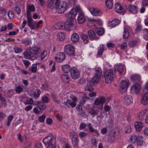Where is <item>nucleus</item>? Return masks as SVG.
I'll use <instances>...</instances> for the list:
<instances>
[{
  "instance_id": "052dcab7",
  "label": "nucleus",
  "mask_w": 148,
  "mask_h": 148,
  "mask_svg": "<svg viewBox=\"0 0 148 148\" xmlns=\"http://www.w3.org/2000/svg\"><path fill=\"white\" fill-rule=\"evenodd\" d=\"M124 130L126 133H129L131 131V128L130 126H128L125 127Z\"/></svg>"
},
{
  "instance_id": "a19ab883",
  "label": "nucleus",
  "mask_w": 148,
  "mask_h": 148,
  "mask_svg": "<svg viewBox=\"0 0 148 148\" xmlns=\"http://www.w3.org/2000/svg\"><path fill=\"white\" fill-rule=\"evenodd\" d=\"M116 132H114V135H110L108 138V141L110 143H112L114 142L115 139V136L114 134H115Z\"/></svg>"
},
{
  "instance_id": "2eb2a0df",
  "label": "nucleus",
  "mask_w": 148,
  "mask_h": 148,
  "mask_svg": "<svg viewBox=\"0 0 148 148\" xmlns=\"http://www.w3.org/2000/svg\"><path fill=\"white\" fill-rule=\"evenodd\" d=\"M105 101V98L102 97L99 98H97L94 101V104L95 105H101L102 107L101 108H103V104L104 103Z\"/></svg>"
},
{
  "instance_id": "aec40b11",
  "label": "nucleus",
  "mask_w": 148,
  "mask_h": 148,
  "mask_svg": "<svg viewBox=\"0 0 148 148\" xmlns=\"http://www.w3.org/2000/svg\"><path fill=\"white\" fill-rule=\"evenodd\" d=\"M90 39L91 40L97 39L98 38L96 36L95 32L92 30H89L88 32Z\"/></svg>"
},
{
  "instance_id": "4be33fe9",
  "label": "nucleus",
  "mask_w": 148,
  "mask_h": 148,
  "mask_svg": "<svg viewBox=\"0 0 148 148\" xmlns=\"http://www.w3.org/2000/svg\"><path fill=\"white\" fill-rule=\"evenodd\" d=\"M100 79V76L97 75H95L93 78L92 79L90 84L92 85H95L97 83L99 82Z\"/></svg>"
},
{
  "instance_id": "0e129e2a",
  "label": "nucleus",
  "mask_w": 148,
  "mask_h": 148,
  "mask_svg": "<svg viewBox=\"0 0 148 148\" xmlns=\"http://www.w3.org/2000/svg\"><path fill=\"white\" fill-rule=\"evenodd\" d=\"M137 42L136 40H133L130 42L129 43V46L132 47L135 45L137 43Z\"/></svg>"
},
{
  "instance_id": "6e6d98bb",
  "label": "nucleus",
  "mask_w": 148,
  "mask_h": 148,
  "mask_svg": "<svg viewBox=\"0 0 148 148\" xmlns=\"http://www.w3.org/2000/svg\"><path fill=\"white\" fill-rule=\"evenodd\" d=\"M142 25L139 24H138L136 26V32H140L142 30Z\"/></svg>"
},
{
  "instance_id": "2f4dec72",
  "label": "nucleus",
  "mask_w": 148,
  "mask_h": 148,
  "mask_svg": "<svg viewBox=\"0 0 148 148\" xmlns=\"http://www.w3.org/2000/svg\"><path fill=\"white\" fill-rule=\"evenodd\" d=\"M132 81L134 82H138L140 81V77L139 75H134L131 77Z\"/></svg>"
},
{
  "instance_id": "c9c22d12",
  "label": "nucleus",
  "mask_w": 148,
  "mask_h": 148,
  "mask_svg": "<svg viewBox=\"0 0 148 148\" xmlns=\"http://www.w3.org/2000/svg\"><path fill=\"white\" fill-rule=\"evenodd\" d=\"M106 6L109 9L112 8L113 5V2L112 0H106Z\"/></svg>"
},
{
  "instance_id": "c03bdc74",
  "label": "nucleus",
  "mask_w": 148,
  "mask_h": 148,
  "mask_svg": "<svg viewBox=\"0 0 148 148\" xmlns=\"http://www.w3.org/2000/svg\"><path fill=\"white\" fill-rule=\"evenodd\" d=\"M129 35V32L128 29L126 28H125L123 35V38L124 39H127Z\"/></svg>"
},
{
  "instance_id": "7c9ffc66",
  "label": "nucleus",
  "mask_w": 148,
  "mask_h": 148,
  "mask_svg": "<svg viewBox=\"0 0 148 148\" xmlns=\"http://www.w3.org/2000/svg\"><path fill=\"white\" fill-rule=\"evenodd\" d=\"M61 78L63 82L66 83H68L70 81V77L69 75L63 74L61 76Z\"/></svg>"
},
{
  "instance_id": "423d86ee",
  "label": "nucleus",
  "mask_w": 148,
  "mask_h": 148,
  "mask_svg": "<svg viewBox=\"0 0 148 148\" xmlns=\"http://www.w3.org/2000/svg\"><path fill=\"white\" fill-rule=\"evenodd\" d=\"M67 8V4L66 2L62 1L60 3L59 1L56 7L57 12L60 14L64 12L66 10Z\"/></svg>"
},
{
  "instance_id": "0eeeda50",
  "label": "nucleus",
  "mask_w": 148,
  "mask_h": 148,
  "mask_svg": "<svg viewBox=\"0 0 148 148\" xmlns=\"http://www.w3.org/2000/svg\"><path fill=\"white\" fill-rule=\"evenodd\" d=\"M64 52L66 54L72 56L74 55L75 50L72 45L70 44L66 45L64 47Z\"/></svg>"
},
{
  "instance_id": "338daca9",
  "label": "nucleus",
  "mask_w": 148,
  "mask_h": 148,
  "mask_svg": "<svg viewBox=\"0 0 148 148\" xmlns=\"http://www.w3.org/2000/svg\"><path fill=\"white\" fill-rule=\"evenodd\" d=\"M17 139L21 142H23V141L24 137H22L20 134H18L17 135Z\"/></svg>"
},
{
  "instance_id": "4d7b16f0",
  "label": "nucleus",
  "mask_w": 148,
  "mask_h": 148,
  "mask_svg": "<svg viewBox=\"0 0 148 148\" xmlns=\"http://www.w3.org/2000/svg\"><path fill=\"white\" fill-rule=\"evenodd\" d=\"M35 23H28V26L31 29L34 30L36 28V27L35 26Z\"/></svg>"
},
{
  "instance_id": "680f3d73",
  "label": "nucleus",
  "mask_w": 148,
  "mask_h": 148,
  "mask_svg": "<svg viewBox=\"0 0 148 148\" xmlns=\"http://www.w3.org/2000/svg\"><path fill=\"white\" fill-rule=\"evenodd\" d=\"M14 10L17 14L19 15L20 14L21 10L17 6L15 7L14 8Z\"/></svg>"
},
{
  "instance_id": "3c124183",
  "label": "nucleus",
  "mask_w": 148,
  "mask_h": 148,
  "mask_svg": "<svg viewBox=\"0 0 148 148\" xmlns=\"http://www.w3.org/2000/svg\"><path fill=\"white\" fill-rule=\"evenodd\" d=\"M14 117L12 115L9 116L7 118V125L9 126L10 125V123L12 120L13 119Z\"/></svg>"
},
{
  "instance_id": "393cba45",
  "label": "nucleus",
  "mask_w": 148,
  "mask_h": 148,
  "mask_svg": "<svg viewBox=\"0 0 148 148\" xmlns=\"http://www.w3.org/2000/svg\"><path fill=\"white\" fill-rule=\"evenodd\" d=\"M65 23L60 22L56 23L54 25V27L56 29H62L64 28V25Z\"/></svg>"
},
{
  "instance_id": "c85d7f7f",
  "label": "nucleus",
  "mask_w": 148,
  "mask_h": 148,
  "mask_svg": "<svg viewBox=\"0 0 148 148\" xmlns=\"http://www.w3.org/2000/svg\"><path fill=\"white\" fill-rule=\"evenodd\" d=\"M57 38L59 41L63 40L65 38L64 33L62 32H60L58 33L57 35Z\"/></svg>"
},
{
  "instance_id": "b1692460",
  "label": "nucleus",
  "mask_w": 148,
  "mask_h": 148,
  "mask_svg": "<svg viewBox=\"0 0 148 148\" xmlns=\"http://www.w3.org/2000/svg\"><path fill=\"white\" fill-rule=\"evenodd\" d=\"M63 104L69 108L71 107L72 108H74L76 105V104L75 102L73 101L71 102L69 100H68L64 102Z\"/></svg>"
},
{
  "instance_id": "e433bc0d",
  "label": "nucleus",
  "mask_w": 148,
  "mask_h": 148,
  "mask_svg": "<svg viewBox=\"0 0 148 148\" xmlns=\"http://www.w3.org/2000/svg\"><path fill=\"white\" fill-rule=\"evenodd\" d=\"M124 68V66L123 65L119 64L116 66L115 70L120 73H121L123 71Z\"/></svg>"
},
{
  "instance_id": "49530a36",
  "label": "nucleus",
  "mask_w": 148,
  "mask_h": 148,
  "mask_svg": "<svg viewBox=\"0 0 148 148\" xmlns=\"http://www.w3.org/2000/svg\"><path fill=\"white\" fill-rule=\"evenodd\" d=\"M144 37L147 40H148V29H144L143 31Z\"/></svg>"
},
{
  "instance_id": "ddd939ff",
  "label": "nucleus",
  "mask_w": 148,
  "mask_h": 148,
  "mask_svg": "<svg viewBox=\"0 0 148 148\" xmlns=\"http://www.w3.org/2000/svg\"><path fill=\"white\" fill-rule=\"evenodd\" d=\"M55 58L57 62H62L65 59V55L63 53L59 52L57 54Z\"/></svg>"
},
{
  "instance_id": "c756f323",
  "label": "nucleus",
  "mask_w": 148,
  "mask_h": 148,
  "mask_svg": "<svg viewBox=\"0 0 148 148\" xmlns=\"http://www.w3.org/2000/svg\"><path fill=\"white\" fill-rule=\"evenodd\" d=\"M62 69L63 71L65 73H68L71 71V68L70 66L68 64H65L62 65Z\"/></svg>"
},
{
  "instance_id": "6ab92c4d",
  "label": "nucleus",
  "mask_w": 148,
  "mask_h": 148,
  "mask_svg": "<svg viewBox=\"0 0 148 148\" xmlns=\"http://www.w3.org/2000/svg\"><path fill=\"white\" fill-rule=\"evenodd\" d=\"M120 23V21L118 18H116L112 21H109L108 23L109 27H114Z\"/></svg>"
},
{
  "instance_id": "a878e982",
  "label": "nucleus",
  "mask_w": 148,
  "mask_h": 148,
  "mask_svg": "<svg viewBox=\"0 0 148 148\" xmlns=\"http://www.w3.org/2000/svg\"><path fill=\"white\" fill-rule=\"evenodd\" d=\"M79 35L75 33H73L71 36V39L73 42H77L79 40Z\"/></svg>"
},
{
  "instance_id": "1a4fd4ad",
  "label": "nucleus",
  "mask_w": 148,
  "mask_h": 148,
  "mask_svg": "<svg viewBox=\"0 0 148 148\" xmlns=\"http://www.w3.org/2000/svg\"><path fill=\"white\" fill-rule=\"evenodd\" d=\"M126 10L133 14H136L137 13L138 8L137 6L132 5H127L125 6Z\"/></svg>"
},
{
  "instance_id": "20e7f679",
  "label": "nucleus",
  "mask_w": 148,
  "mask_h": 148,
  "mask_svg": "<svg viewBox=\"0 0 148 148\" xmlns=\"http://www.w3.org/2000/svg\"><path fill=\"white\" fill-rule=\"evenodd\" d=\"M105 82L107 83H110L113 80L114 77L113 71L111 69L106 70L103 73Z\"/></svg>"
},
{
  "instance_id": "79ce46f5",
  "label": "nucleus",
  "mask_w": 148,
  "mask_h": 148,
  "mask_svg": "<svg viewBox=\"0 0 148 148\" xmlns=\"http://www.w3.org/2000/svg\"><path fill=\"white\" fill-rule=\"evenodd\" d=\"M73 145L75 147L77 146L78 145L79 142L78 137H77L71 140Z\"/></svg>"
},
{
  "instance_id": "ea45409f",
  "label": "nucleus",
  "mask_w": 148,
  "mask_h": 148,
  "mask_svg": "<svg viewBox=\"0 0 148 148\" xmlns=\"http://www.w3.org/2000/svg\"><path fill=\"white\" fill-rule=\"evenodd\" d=\"M22 43L25 45H31L32 44V42L30 39L27 38L22 40Z\"/></svg>"
},
{
  "instance_id": "a211bd4d",
  "label": "nucleus",
  "mask_w": 148,
  "mask_h": 148,
  "mask_svg": "<svg viewBox=\"0 0 148 148\" xmlns=\"http://www.w3.org/2000/svg\"><path fill=\"white\" fill-rule=\"evenodd\" d=\"M58 0H48V6L49 8H53L56 7L57 4L58 3Z\"/></svg>"
},
{
  "instance_id": "8fccbe9b",
  "label": "nucleus",
  "mask_w": 148,
  "mask_h": 148,
  "mask_svg": "<svg viewBox=\"0 0 148 148\" xmlns=\"http://www.w3.org/2000/svg\"><path fill=\"white\" fill-rule=\"evenodd\" d=\"M95 70L96 72L95 75H97L100 76L102 74V71L101 68L98 67H96Z\"/></svg>"
},
{
  "instance_id": "69168bd1",
  "label": "nucleus",
  "mask_w": 148,
  "mask_h": 148,
  "mask_svg": "<svg viewBox=\"0 0 148 148\" xmlns=\"http://www.w3.org/2000/svg\"><path fill=\"white\" fill-rule=\"evenodd\" d=\"M33 102V100L31 98H27L25 104H32Z\"/></svg>"
},
{
  "instance_id": "9d476101",
  "label": "nucleus",
  "mask_w": 148,
  "mask_h": 148,
  "mask_svg": "<svg viewBox=\"0 0 148 148\" xmlns=\"http://www.w3.org/2000/svg\"><path fill=\"white\" fill-rule=\"evenodd\" d=\"M70 73L71 77L74 79H77L79 77V74L78 70L75 67L71 68Z\"/></svg>"
},
{
  "instance_id": "6e6552de",
  "label": "nucleus",
  "mask_w": 148,
  "mask_h": 148,
  "mask_svg": "<svg viewBox=\"0 0 148 148\" xmlns=\"http://www.w3.org/2000/svg\"><path fill=\"white\" fill-rule=\"evenodd\" d=\"M128 80H122L119 85V90L121 93H125L127 90L129 86Z\"/></svg>"
},
{
  "instance_id": "f3484780",
  "label": "nucleus",
  "mask_w": 148,
  "mask_h": 148,
  "mask_svg": "<svg viewBox=\"0 0 148 148\" xmlns=\"http://www.w3.org/2000/svg\"><path fill=\"white\" fill-rule=\"evenodd\" d=\"M33 105L37 106L40 110H44L46 108L45 104L43 102L39 101H36Z\"/></svg>"
},
{
  "instance_id": "58836bf2",
  "label": "nucleus",
  "mask_w": 148,
  "mask_h": 148,
  "mask_svg": "<svg viewBox=\"0 0 148 148\" xmlns=\"http://www.w3.org/2000/svg\"><path fill=\"white\" fill-rule=\"evenodd\" d=\"M104 47L103 45H101L98 48L97 54L99 56L101 55L104 51Z\"/></svg>"
},
{
  "instance_id": "09e8293b",
  "label": "nucleus",
  "mask_w": 148,
  "mask_h": 148,
  "mask_svg": "<svg viewBox=\"0 0 148 148\" xmlns=\"http://www.w3.org/2000/svg\"><path fill=\"white\" fill-rule=\"evenodd\" d=\"M84 97H82L80 98L79 103L83 105L87 101V99L88 98L87 97L86 95L84 96Z\"/></svg>"
},
{
  "instance_id": "e2e57ef3",
  "label": "nucleus",
  "mask_w": 148,
  "mask_h": 148,
  "mask_svg": "<svg viewBox=\"0 0 148 148\" xmlns=\"http://www.w3.org/2000/svg\"><path fill=\"white\" fill-rule=\"evenodd\" d=\"M14 51L15 53H17L22 52V49L20 48L16 47L14 48Z\"/></svg>"
},
{
  "instance_id": "de8ad7c7",
  "label": "nucleus",
  "mask_w": 148,
  "mask_h": 148,
  "mask_svg": "<svg viewBox=\"0 0 148 148\" xmlns=\"http://www.w3.org/2000/svg\"><path fill=\"white\" fill-rule=\"evenodd\" d=\"M137 144L139 145H142L143 141V138L142 136H138L137 138Z\"/></svg>"
},
{
  "instance_id": "dca6fc26",
  "label": "nucleus",
  "mask_w": 148,
  "mask_h": 148,
  "mask_svg": "<svg viewBox=\"0 0 148 148\" xmlns=\"http://www.w3.org/2000/svg\"><path fill=\"white\" fill-rule=\"evenodd\" d=\"M27 16H30L31 15V12L35 11V8L34 6L33 5H30L27 4Z\"/></svg>"
},
{
  "instance_id": "72a5a7b5",
  "label": "nucleus",
  "mask_w": 148,
  "mask_h": 148,
  "mask_svg": "<svg viewBox=\"0 0 148 148\" xmlns=\"http://www.w3.org/2000/svg\"><path fill=\"white\" fill-rule=\"evenodd\" d=\"M146 112V111L144 110L139 113L138 115V118L140 120L143 121L144 120Z\"/></svg>"
},
{
  "instance_id": "f8f14e48",
  "label": "nucleus",
  "mask_w": 148,
  "mask_h": 148,
  "mask_svg": "<svg viewBox=\"0 0 148 148\" xmlns=\"http://www.w3.org/2000/svg\"><path fill=\"white\" fill-rule=\"evenodd\" d=\"M124 102L127 104H131L133 102V99L131 95L128 94H126L124 97Z\"/></svg>"
},
{
  "instance_id": "603ef678",
  "label": "nucleus",
  "mask_w": 148,
  "mask_h": 148,
  "mask_svg": "<svg viewBox=\"0 0 148 148\" xmlns=\"http://www.w3.org/2000/svg\"><path fill=\"white\" fill-rule=\"evenodd\" d=\"M40 90L39 89H37L34 92V95L35 97L38 98L40 94Z\"/></svg>"
},
{
  "instance_id": "4c0bfd02",
  "label": "nucleus",
  "mask_w": 148,
  "mask_h": 148,
  "mask_svg": "<svg viewBox=\"0 0 148 148\" xmlns=\"http://www.w3.org/2000/svg\"><path fill=\"white\" fill-rule=\"evenodd\" d=\"M24 86L22 85H19L16 86L15 89L16 92L18 93H20L23 91Z\"/></svg>"
},
{
  "instance_id": "7ed1b4c3",
  "label": "nucleus",
  "mask_w": 148,
  "mask_h": 148,
  "mask_svg": "<svg viewBox=\"0 0 148 148\" xmlns=\"http://www.w3.org/2000/svg\"><path fill=\"white\" fill-rule=\"evenodd\" d=\"M42 141L45 145L47 146V148H60L56 145V138L52 134L46 136L43 139Z\"/></svg>"
},
{
  "instance_id": "f704fd0d",
  "label": "nucleus",
  "mask_w": 148,
  "mask_h": 148,
  "mask_svg": "<svg viewBox=\"0 0 148 148\" xmlns=\"http://www.w3.org/2000/svg\"><path fill=\"white\" fill-rule=\"evenodd\" d=\"M95 31L98 35L101 36L104 32V29L103 28H99L96 29Z\"/></svg>"
},
{
  "instance_id": "4468645a",
  "label": "nucleus",
  "mask_w": 148,
  "mask_h": 148,
  "mask_svg": "<svg viewBox=\"0 0 148 148\" xmlns=\"http://www.w3.org/2000/svg\"><path fill=\"white\" fill-rule=\"evenodd\" d=\"M141 103L144 105L148 104V93H146L143 95L141 99Z\"/></svg>"
},
{
  "instance_id": "9b49d317",
  "label": "nucleus",
  "mask_w": 148,
  "mask_h": 148,
  "mask_svg": "<svg viewBox=\"0 0 148 148\" xmlns=\"http://www.w3.org/2000/svg\"><path fill=\"white\" fill-rule=\"evenodd\" d=\"M140 85L136 84L133 85L131 88V91L133 94H137L140 91Z\"/></svg>"
},
{
  "instance_id": "864d4df0",
  "label": "nucleus",
  "mask_w": 148,
  "mask_h": 148,
  "mask_svg": "<svg viewBox=\"0 0 148 148\" xmlns=\"http://www.w3.org/2000/svg\"><path fill=\"white\" fill-rule=\"evenodd\" d=\"M47 52L46 51H45L42 52L40 56L41 60H42L47 56Z\"/></svg>"
},
{
  "instance_id": "473e14b6",
  "label": "nucleus",
  "mask_w": 148,
  "mask_h": 148,
  "mask_svg": "<svg viewBox=\"0 0 148 148\" xmlns=\"http://www.w3.org/2000/svg\"><path fill=\"white\" fill-rule=\"evenodd\" d=\"M81 37L84 44H86L88 42L89 39L87 34L82 33L81 35Z\"/></svg>"
},
{
  "instance_id": "cd10ccee",
  "label": "nucleus",
  "mask_w": 148,
  "mask_h": 148,
  "mask_svg": "<svg viewBox=\"0 0 148 148\" xmlns=\"http://www.w3.org/2000/svg\"><path fill=\"white\" fill-rule=\"evenodd\" d=\"M99 111L97 109L91 108L88 110V113L93 116L98 114Z\"/></svg>"
},
{
  "instance_id": "f257e3e1",
  "label": "nucleus",
  "mask_w": 148,
  "mask_h": 148,
  "mask_svg": "<svg viewBox=\"0 0 148 148\" xmlns=\"http://www.w3.org/2000/svg\"><path fill=\"white\" fill-rule=\"evenodd\" d=\"M41 51V48L36 46L29 47L23 53L25 58L30 60H34L38 57V54Z\"/></svg>"
},
{
  "instance_id": "412c9836",
  "label": "nucleus",
  "mask_w": 148,
  "mask_h": 148,
  "mask_svg": "<svg viewBox=\"0 0 148 148\" xmlns=\"http://www.w3.org/2000/svg\"><path fill=\"white\" fill-rule=\"evenodd\" d=\"M90 11L93 16H98L101 14V11L97 9L91 8L90 9Z\"/></svg>"
},
{
  "instance_id": "bf43d9fd",
  "label": "nucleus",
  "mask_w": 148,
  "mask_h": 148,
  "mask_svg": "<svg viewBox=\"0 0 148 148\" xmlns=\"http://www.w3.org/2000/svg\"><path fill=\"white\" fill-rule=\"evenodd\" d=\"M42 101L44 103H47L49 102V99L46 96H43L41 97Z\"/></svg>"
},
{
  "instance_id": "a18cd8bd",
  "label": "nucleus",
  "mask_w": 148,
  "mask_h": 148,
  "mask_svg": "<svg viewBox=\"0 0 148 148\" xmlns=\"http://www.w3.org/2000/svg\"><path fill=\"white\" fill-rule=\"evenodd\" d=\"M77 137H78V136L76 132H72L69 133V137L71 140Z\"/></svg>"
},
{
  "instance_id": "bb28decb",
  "label": "nucleus",
  "mask_w": 148,
  "mask_h": 148,
  "mask_svg": "<svg viewBox=\"0 0 148 148\" xmlns=\"http://www.w3.org/2000/svg\"><path fill=\"white\" fill-rule=\"evenodd\" d=\"M136 129L137 131L140 132L143 127V123L141 122H137L135 123Z\"/></svg>"
},
{
  "instance_id": "37998d69",
  "label": "nucleus",
  "mask_w": 148,
  "mask_h": 148,
  "mask_svg": "<svg viewBox=\"0 0 148 148\" xmlns=\"http://www.w3.org/2000/svg\"><path fill=\"white\" fill-rule=\"evenodd\" d=\"M137 137L135 134H132L130 137V140L132 143H135L137 141Z\"/></svg>"
},
{
  "instance_id": "5fc2aeb1",
  "label": "nucleus",
  "mask_w": 148,
  "mask_h": 148,
  "mask_svg": "<svg viewBox=\"0 0 148 148\" xmlns=\"http://www.w3.org/2000/svg\"><path fill=\"white\" fill-rule=\"evenodd\" d=\"M8 14L9 18L10 19L13 18L14 16V14L13 12L11 10H10L8 13Z\"/></svg>"
},
{
  "instance_id": "5701e85b",
  "label": "nucleus",
  "mask_w": 148,
  "mask_h": 148,
  "mask_svg": "<svg viewBox=\"0 0 148 148\" xmlns=\"http://www.w3.org/2000/svg\"><path fill=\"white\" fill-rule=\"evenodd\" d=\"M114 9L116 12L119 13L122 12L124 11V9L119 3L115 4Z\"/></svg>"
},
{
  "instance_id": "39448f33",
  "label": "nucleus",
  "mask_w": 148,
  "mask_h": 148,
  "mask_svg": "<svg viewBox=\"0 0 148 148\" xmlns=\"http://www.w3.org/2000/svg\"><path fill=\"white\" fill-rule=\"evenodd\" d=\"M68 21L65 23L64 28L68 31L75 29L76 27V22L74 18H68Z\"/></svg>"
},
{
  "instance_id": "f03ea898",
  "label": "nucleus",
  "mask_w": 148,
  "mask_h": 148,
  "mask_svg": "<svg viewBox=\"0 0 148 148\" xmlns=\"http://www.w3.org/2000/svg\"><path fill=\"white\" fill-rule=\"evenodd\" d=\"M77 12L79 13L77 18L78 22L79 23H82L85 20V18L81 8L79 5L73 9L69 13L66 14V16L68 18H74Z\"/></svg>"
},
{
  "instance_id": "774afa93",
  "label": "nucleus",
  "mask_w": 148,
  "mask_h": 148,
  "mask_svg": "<svg viewBox=\"0 0 148 148\" xmlns=\"http://www.w3.org/2000/svg\"><path fill=\"white\" fill-rule=\"evenodd\" d=\"M40 111V110H39L38 107H36L33 108V112L36 114H39Z\"/></svg>"
},
{
  "instance_id": "13d9d810",
  "label": "nucleus",
  "mask_w": 148,
  "mask_h": 148,
  "mask_svg": "<svg viewBox=\"0 0 148 148\" xmlns=\"http://www.w3.org/2000/svg\"><path fill=\"white\" fill-rule=\"evenodd\" d=\"M85 90L86 91L91 92L93 90V88L91 86L87 85L85 87Z\"/></svg>"
}]
</instances>
